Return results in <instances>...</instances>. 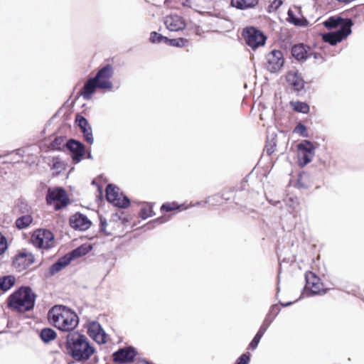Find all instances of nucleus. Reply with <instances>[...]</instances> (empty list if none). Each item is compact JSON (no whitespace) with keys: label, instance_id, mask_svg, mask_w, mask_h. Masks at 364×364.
Instances as JSON below:
<instances>
[{"label":"nucleus","instance_id":"3c124183","mask_svg":"<svg viewBox=\"0 0 364 364\" xmlns=\"http://www.w3.org/2000/svg\"><path fill=\"white\" fill-rule=\"evenodd\" d=\"M235 192V187H230L227 190H223L220 193V198L225 200H230L231 199V197L230 196V193Z\"/></svg>","mask_w":364,"mask_h":364},{"label":"nucleus","instance_id":"052dcab7","mask_svg":"<svg viewBox=\"0 0 364 364\" xmlns=\"http://www.w3.org/2000/svg\"><path fill=\"white\" fill-rule=\"evenodd\" d=\"M279 282H280V277H279V275H278V277H277V287H276L277 292H276V294H275V296H274L275 300H278V299H279V294L280 292Z\"/></svg>","mask_w":364,"mask_h":364},{"label":"nucleus","instance_id":"680f3d73","mask_svg":"<svg viewBox=\"0 0 364 364\" xmlns=\"http://www.w3.org/2000/svg\"><path fill=\"white\" fill-rule=\"evenodd\" d=\"M105 197L104 193L97 194L96 195V202L98 205L104 203Z\"/></svg>","mask_w":364,"mask_h":364},{"label":"nucleus","instance_id":"a211bd4d","mask_svg":"<svg viewBox=\"0 0 364 364\" xmlns=\"http://www.w3.org/2000/svg\"><path fill=\"white\" fill-rule=\"evenodd\" d=\"M291 55L296 62L303 63L310 57L311 48L304 43L293 44Z\"/></svg>","mask_w":364,"mask_h":364},{"label":"nucleus","instance_id":"f03ea898","mask_svg":"<svg viewBox=\"0 0 364 364\" xmlns=\"http://www.w3.org/2000/svg\"><path fill=\"white\" fill-rule=\"evenodd\" d=\"M49 323L58 328L63 335L77 331L80 318L75 310L63 304L53 306L48 312Z\"/></svg>","mask_w":364,"mask_h":364},{"label":"nucleus","instance_id":"0e129e2a","mask_svg":"<svg viewBox=\"0 0 364 364\" xmlns=\"http://www.w3.org/2000/svg\"><path fill=\"white\" fill-rule=\"evenodd\" d=\"M148 214V208L143 207L140 209L139 213V217L141 218V216L146 215Z\"/></svg>","mask_w":364,"mask_h":364},{"label":"nucleus","instance_id":"20e7f679","mask_svg":"<svg viewBox=\"0 0 364 364\" xmlns=\"http://www.w3.org/2000/svg\"><path fill=\"white\" fill-rule=\"evenodd\" d=\"M305 285L301 291L302 297H310L316 295H324L328 290L323 288L321 279L314 272L308 270L304 274Z\"/></svg>","mask_w":364,"mask_h":364},{"label":"nucleus","instance_id":"49530a36","mask_svg":"<svg viewBox=\"0 0 364 364\" xmlns=\"http://www.w3.org/2000/svg\"><path fill=\"white\" fill-rule=\"evenodd\" d=\"M9 247V245L6 237L0 231V256L8 250Z\"/></svg>","mask_w":364,"mask_h":364},{"label":"nucleus","instance_id":"603ef678","mask_svg":"<svg viewBox=\"0 0 364 364\" xmlns=\"http://www.w3.org/2000/svg\"><path fill=\"white\" fill-rule=\"evenodd\" d=\"M147 206H148V214L144 216H141V220H146L148 218L153 217L156 215V213L154 212L153 207L154 203L151 202H144Z\"/></svg>","mask_w":364,"mask_h":364},{"label":"nucleus","instance_id":"f257e3e1","mask_svg":"<svg viewBox=\"0 0 364 364\" xmlns=\"http://www.w3.org/2000/svg\"><path fill=\"white\" fill-rule=\"evenodd\" d=\"M58 343L65 353L77 363L89 360L96 353L94 345L85 334L79 331L61 335Z\"/></svg>","mask_w":364,"mask_h":364},{"label":"nucleus","instance_id":"e433bc0d","mask_svg":"<svg viewBox=\"0 0 364 364\" xmlns=\"http://www.w3.org/2000/svg\"><path fill=\"white\" fill-rule=\"evenodd\" d=\"M66 136H57L55 137L53 141L51 142V148L54 150L66 152L65 142Z\"/></svg>","mask_w":364,"mask_h":364},{"label":"nucleus","instance_id":"6e6d98bb","mask_svg":"<svg viewBox=\"0 0 364 364\" xmlns=\"http://www.w3.org/2000/svg\"><path fill=\"white\" fill-rule=\"evenodd\" d=\"M124 213L122 212V216H121L120 221L122 225H126L130 223V221L132 220V217L129 215H124Z\"/></svg>","mask_w":364,"mask_h":364},{"label":"nucleus","instance_id":"ea45409f","mask_svg":"<svg viewBox=\"0 0 364 364\" xmlns=\"http://www.w3.org/2000/svg\"><path fill=\"white\" fill-rule=\"evenodd\" d=\"M99 218V232L103 234L105 236H111L112 232H108L107 230V219L101 214L98 213Z\"/></svg>","mask_w":364,"mask_h":364},{"label":"nucleus","instance_id":"bb28decb","mask_svg":"<svg viewBox=\"0 0 364 364\" xmlns=\"http://www.w3.org/2000/svg\"><path fill=\"white\" fill-rule=\"evenodd\" d=\"M188 208V205L186 203H178L177 201H172L164 203L160 207V211L164 214L174 210L181 212Z\"/></svg>","mask_w":364,"mask_h":364},{"label":"nucleus","instance_id":"f3484780","mask_svg":"<svg viewBox=\"0 0 364 364\" xmlns=\"http://www.w3.org/2000/svg\"><path fill=\"white\" fill-rule=\"evenodd\" d=\"M92 224V221L87 216L80 212L75 213L69 218V225L75 230L86 231Z\"/></svg>","mask_w":364,"mask_h":364},{"label":"nucleus","instance_id":"774afa93","mask_svg":"<svg viewBox=\"0 0 364 364\" xmlns=\"http://www.w3.org/2000/svg\"><path fill=\"white\" fill-rule=\"evenodd\" d=\"M87 154L85 156V158L86 159H92L93 157H92V152H91V148L89 147L87 149Z\"/></svg>","mask_w":364,"mask_h":364},{"label":"nucleus","instance_id":"37998d69","mask_svg":"<svg viewBox=\"0 0 364 364\" xmlns=\"http://www.w3.org/2000/svg\"><path fill=\"white\" fill-rule=\"evenodd\" d=\"M263 334L257 331L256 334L254 336L252 341L250 342L247 349L251 350H255L257 347L260 342L261 338L263 337Z\"/></svg>","mask_w":364,"mask_h":364},{"label":"nucleus","instance_id":"a18cd8bd","mask_svg":"<svg viewBox=\"0 0 364 364\" xmlns=\"http://www.w3.org/2000/svg\"><path fill=\"white\" fill-rule=\"evenodd\" d=\"M252 355L249 351L241 354L235 361L234 364H250Z\"/></svg>","mask_w":364,"mask_h":364},{"label":"nucleus","instance_id":"4be33fe9","mask_svg":"<svg viewBox=\"0 0 364 364\" xmlns=\"http://www.w3.org/2000/svg\"><path fill=\"white\" fill-rule=\"evenodd\" d=\"M93 250V245L89 242L83 243L76 248L65 254V257L71 263L73 261L87 255Z\"/></svg>","mask_w":364,"mask_h":364},{"label":"nucleus","instance_id":"864d4df0","mask_svg":"<svg viewBox=\"0 0 364 364\" xmlns=\"http://www.w3.org/2000/svg\"><path fill=\"white\" fill-rule=\"evenodd\" d=\"M301 298H303V297L301 295L299 296V298L297 299L295 301H287V302H282V301L279 300V301H278V303L277 304L278 305L279 307V306H281L282 308L289 307V306H291L292 304H294V303H296V301H298Z\"/></svg>","mask_w":364,"mask_h":364},{"label":"nucleus","instance_id":"6e6552de","mask_svg":"<svg viewBox=\"0 0 364 364\" xmlns=\"http://www.w3.org/2000/svg\"><path fill=\"white\" fill-rule=\"evenodd\" d=\"M319 146L317 142L309 139H302L296 146L297 162L299 167L304 168L312 161L315 151Z\"/></svg>","mask_w":364,"mask_h":364},{"label":"nucleus","instance_id":"2f4dec72","mask_svg":"<svg viewBox=\"0 0 364 364\" xmlns=\"http://www.w3.org/2000/svg\"><path fill=\"white\" fill-rule=\"evenodd\" d=\"M322 40L328 43L332 46H336L338 43L344 41L345 39L338 33L337 31L333 32H327L321 34Z\"/></svg>","mask_w":364,"mask_h":364},{"label":"nucleus","instance_id":"c03bdc74","mask_svg":"<svg viewBox=\"0 0 364 364\" xmlns=\"http://www.w3.org/2000/svg\"><path fill=\"white\" fill-rule=\"evenodd\" d=\"M75 122L76 126L78 127L80 129L90 127V125L86 117L81 115L80 113L77 114Z\"/></svg>","mask_w":364,"mask_h":364},{"label":"nucleus","instance_id":"473e14b6","mask_svg":"<svg viewBox=\"0 0 364 364\" xmlns=\"http://www.w3.org/2000/svg\"><path fill=\"white\" fill-rule=\"evenodd\" d=\"M289 105L291 107V109L298 113L301 114H309L310 112L311 108L310 105L308 102L305 101H290Z\"/></svg>","mask_w":364,"mask_h":364},{"label":"nucleus","instance_id":"c756f323","mask_svg":"<svg viewBox=\"0 0 364 364\" xmlns=\"http://www.w3.org/2000/svg\"><path fill=\"white\" fill-rule=\"evenodd\" d=\"M172 215H166L163 213L162 215L149 220L148 223L140 227V229L144 231L154 229L157 225L166 223L169 221Z\"/></svg>","mask_w":364,"mask_h":364},{"label":"nucleus","instance_id":"c85d7f7f","mask_svg":"<svg viewBox=\"0 0 364 364\" xmlns=\"http://www.w3.org/2000/svg\"><path fill=\"white\" fill-rule=\"evenodd\" d=\"M38 336L44 344H48L57 338L58 334L53 328L44 327L38 331Z\"/></svg>","mask_w":364,"mask_h":364},{"label":"nucleus","instance_id":"cd10ccee","mask_svg":"<svg viewBox=\"0 0 364 364\" xmlns=\"http://www.w3.org/2000/svg\"><path fill=\"white\" fill-rule=\"evenodd\" d=\"M259 0H230V6L239 10H247L255 8Z\"/></svg>","mask_w":364,"mask_h":364},{"label":"nucleus","instance_id":"bf43d9fd","mask_svg":"<svg viewBox=\"0 0 364 364\" xmlns=\"http://www.w3.org/2000/svg\"><path fill=\"white\" fill-rule=\"evenodd\" d=\"M313 57L316 60H320L319 63H323L325 61V58L319 53H313Z\"/></svg>","mask_w":364,"mask_h":364},{"label":"nucleus","instance_id":"39448f33","mask_svg":"<svg viewBox=\"0 0 364 364\" xmlns=\"http://www.w3.org/2000/svg\"><path fill=\"white\" fill-rule=\"evenodd\" d=\"M105 198L109 203L117 208L127 209L132 203L130 198L127 194L121 191L119 187L114 183L107 185Z\"/></svg>","mask_w":364,"mask_h":364},{"label":"nucleus","instance_id":"412c9836","mask_svg":"<svg viewBox=\"0 0 364 364\" xmlns=\"http://www.w3.org/2000/svg\"><path fill=\"white\" fill-rule=\"evenodd\" d=\"M70 263L65 255L60 257L43 272V278L48 279L67 267Z\"/></svg>","mask_w":364,"mask_h":364},{"label":"nucleus","instance_id":"ddd939ff","mask_svg":"<svg viewBox=\"0 0 364 364\" xmlns=\"http://www.w3.org/2000/svg\"><path fill=\"white\" fill-rule=\"evenodd\" d=\"M114 75V68L112 64L107 63L100 67L97 72L95 79L100 82V90L104 91H112L113 83L111 78Z\"/></svg>","mask_w":364,"mask_h":364},{"label":"nucleus","instance_id":"9d476101","mask_svg":"<svg viewBox=\"0 0 364 364\" xmlns=\"http://www.w3.org/2000/svg\"><path fill=\"white\" fill-rule=\"evenodd\" d=\"M285 80L291 92L295 93L297 97H303L309 89V87H306L307 82L304 80L301 73L297 69L287 71Z\"/></svg>","mask_w":364,"mask_h":364},{"label":"nucleus","instance_id":"f704fd0d","mask_svg":"<svg viewBox=\"0 0 364 364\" xmlns=\"http://www.w3.org/2000/svg\"><path fill=\"white\" fill-rule=\"evenodd\" d=\"M342 12L338 15L331 16L323 22V25L328 30L333 29L342 23Z\"/></svg>","mask_w":364,"mask_h":364},{"label":"nucleus","instance_id":"79ce46f5","mask_svg":"<svg viewBox=\"0 0 364 364\" xmlns=\"http://www.w3.org/2000/svg\"><path fill=\"white\" fill-rule=\"evenodd\" d=\"M80 130L85 138V141L90 145L93 144L95 140L91 125H90V127L83 128Z\"/></svg>","mask_w":364,"mask_h":364},{"label":"nucleus","instance_id":"7c9ffc66","mask_svg":"<svg viewBox=\"0 0 364 364\" xmlns=\"http://www.w3.org/2000/svg\"><path fill=\"white\" fill-rule=\"evenodd\" d=\"M16 278L13 274L0 277V291L5 293L10 290L16 284Z\"/></svg>","mask_w":364,"mask_h":364},{"label":"nucleus","instance_id":"e2e57ef3","mask_svg":"<svg viewBox=\"0 0 364 364\" xmlns=\"http://www.w3.org/2000/svg\"><path fill=\"white\" fill-rule=\"evenodd\" d=\"M92 183L97 186V194L103 193L102 186L100 183L95 182V181H92Z\"/></svg>","mask_w":364,"mask_h":364},{"label":"nucleus","instance_id":"0eeeda50","mask_svg":"<svg viewBox=\"0 0 364 364\" xmlns=\"http://www.w3.org/2000/svg\"><path fill=\"white\" fill-rule=\"evenodd\" d=\"M46 200L48 205H53L55 210L66 208L70 202L65 189L62 186L48 187Z\"/></svg>","mask_w":364,"mask_h":364},{"label":"nucleus","instance_id":"aec40b11","mask_svg":"<svg viewBox=\"0 0 364 364\" xmlns=\"http://www.w3.org/2000/svg\"><path fill=\"white\" fill-rule=\"evenodd\" d=\"M166 28L170 31H180L186 28L185 19L177 14L166 16L164 18Z\"/></svg>","mask_w":364,"mask_h":364},{"label":"nucleus","instance_id":"a878e982","mask_svg":"<svg viewBox=\"0 0 364 364\" xmlns=\"http://www.w3.org/2000/svg\"><path fill=\"white\" fill-rule=\"evenodd\" d=\"M343 13L355 21V23L357 20L360 23L364 21V4L357 5L350 9L343 11Z\"/></svg>","mask_w":364,"mask_h":364},{"label":"nucleus","instance_id":"de8ad7c7","mask_svg":"<svg viewBox=\"0 0 364 364\" xmlns=\"http://www.w3.org/2000/svg\"><path fill=\"white\" fill-rule=\"evenodd\" d=\"M282 0H274L271 2L266 9V11L268 14H271L274 11H276L278 9H279L283 4Z\"/></svg>","mask_w":364,"mask_h":364},{"label":"nucleus","instance_id":"4c0bfd02","mask_svg":"<svg viewBox=\"0 0 364 364\" xmlns=\"http://www.w3.org/2000/svg\"><path fill=\"white\" fill-rule=\"evenodd\" d=\"M169 38L164 36L157 31H151L150 33L149 42L152 44L164 43L168 46Z\"/></svg>","mask_w":364,"mask_h":364},{"label":"nucleus","instance_id":"338daca9","mask_svg":"<svg viewBox=\"0 0 364 364\" xmlns=\"http://www.w3.org/2000/svg\"><path fill=\"white\" fill-rule=\"evenodd\" d=\"M63 109V107H60L58 111L51 117V119H55L58 117Z\"/></svg>","mask_w":364,"mask_h":364},{"label":"nucleus","instance_id":"13d9d810","mask_svg":"<svg viewBox=\"0 0 364 364\" xmlns=\"http://www.w3.org/2000/svg\"><path fill=\"white\" fill-rule=\"evenodd\" d=\"M121 216H122V212L120 213V214L118 213H112L111 215V218L109 219V223H110L112 222L116 223L118 220H120Z\"/></svg>","mask_w":364,"mask_h":364},{"label":"nucleus","instance_id":"2eb2a0df","mask_svg":"<svg viewBox=\"0 0 364 364\" xmlns=\"http://www.w3.org/2000/svg\"><path fill=\"white\" fill-rule=\"evenodd\" d=\"M65 149L74 164L80 163L84 159L85 147V144L80 140L74 138L67 139Z\"/></svg>","mask_w":364,"mask_h":364},{"label":"nucleus","instance_id":"09e8293b","mask_svg":"<svg viewBox=\"0 0 364 364\" xmlns=\"http://www.w3.org/2000/svg\"><path fill=\"white\" fill-rule=\"evenodd\" d=\"M277 146V142L274 138H272L271 141L267 139V144L265 145V151L268 156H271L275 151V147Z\"/></svg>","mask_w":364,"mask_h":364},{"label":"nucleus","instance_id":"8fccbe9b","mask_svg":"<svg viewBox=\"0 0 364 364\" xmlns=\"http://www.w3.org/2000/svg\"><path fill=\"white\" fill-rule=\"evenodd\" d=\"M305 174H306V173L304 171L299 173L298 178L295 182V187H296L298 188H303V189L309 188V185L302 181L303 176Z\"/></svg>","mask_w":364,"mask_h":364},{"label":"nucleus","instance_id":"a19ab883","mask_svg":"<svg viewBox=\"0 0 364 364\" xmlns=\"http://www.w3.org/2000/svg\"><path fill=\"white\" fill-rule=\"evenodd\" d=\"M294 133L298 134L301 137L307 138L309 136L308 127L302 122H299L295 126Z\"/></svg>","mask_w":364,"mask_h":364},{"label":"nucleus","instance_id":"f8f14e48","mask_svg":"<svg viewBox=\"0 0 364 364\" xmlns=\"http://www.w3.org/2000/svg\"><path fill=\"white\" fill-rule=\"evenodd\" d=\"M137 355L138 350L134 346L127 345L114 351L112 357L117 364H131L134 362Z\"/></svg>","mask_w":364,"mask_h":364},{"label":"nucleus","instance_id":"c9c22d12","mask_svg":"<svg viewBox=\"0 0 364 364\" xmlns=\"http://www.w3.org/2000/svg\"><path fill=\"white\" fill-rule=\"evenodd\" d=\"M33 220V219L31 214H25L16 220L15 225L18 230H23L29 227Z\"/></svg>","mask_w":364,"mask_h":364},{"label":"nucleus","instance_id":"1a4fd4ad","mask_svg":"<svg viewBox=\"0 0 364 364\" xmlns=\"http://www.w3.org/2000/svg\"><path fill=\"white\" fill-rule=\"evenodd\" d=\"M55 235L49 229L38 228L31 236L33 245L38 250H49L55 246Z\"/></svg>","mask_w":364,"mask_h":364},{"label":"nucleus","instance_id":"5701e85b","mask_svg":"<svg viewBox=\"0 0 364 364\" xmlns=\"http://www.w3.org/2000/svg\"><path fill=\"white\" fill-rule=\"evenodd\" d=\"M280 311L281 308L277 304H272L257 331L264 335Z\"/></svg>","mask_w":364,"mask_h":364},{"label":"nucleus","instance_id":"dca6fc26","mask_svg":"<svg viewBox=\"0 0 364 364\" xmlns=\"http://www.w3.org/2000/svg\"><path fill=\"white\" fill-rule=\"evenodd\" d=\"M87 335L100 345L105 344L107 341V333L97 321H92L89 323Z\"/></svg>","mask_w":364,"mask_h":364},{"label":"nucleus","instance_id":"b1692460","mask_svg":"<svg viewBox=\"0 0 364 364\" xmlns=\"http://www.w3.org/2000/svg\"><path fill=\"white\" fill-rule=\"evenodd\" d=\"M342 17L343 21L338 25L340 28L337 30L338 33L346 40L350 35L352 34V27L355 24V21L348 18L342 12Z\"/></svg>","mask_w":364,"mask_h":364},{"label":"nucleus","instance_id":"423d86ee","mask_svg":"<svg viewBox=\"0 0 364 364\" xmlns=\"http://www.w3.org/2000/svg\"><path fill=\"white\" fill-rule=\"evenodd\" d=\"M241 35L245 44L250 47L252 50H256L257 48L264 46L267 39V36L259 28L253 26L245 27Z\"/></svg>","mask_w":364,"mask_h":364},{"label":"nucleus","instance_id":"4468645a","mask_svg":"<svg viewBox=\"0 0 364 364\" xmlns=\"http://www.w3.org/2000/svg\"><path fill=\"white\" fill-rule=\"evenodd\" d=\"M267 60V70L271 73H279L285 65V58L283 52L278 49H273L265 56Z\"/></svg>","mask_w":364,"mask_h":364},{"label":"nucleus","instance_id":"5fc2aeb1","mask_svg":"<svg viewBox=\"0 0 364 364\" xmlns=\"http://www.w3.org/2000/svg\"><path fill=\"white\" fill-rule=\"evenodd\" d=\"M18 206L20 212L22 213H25L28 211V205L26 202L21 201L18 203Z\"/></svg>","mask_w":364,"mask_h":364},{"label":"nucleus","instance_id":"69168bd1","mask_svg":"<svg viewBox=\"0 0 364 364\" xmlns=\"http://www.w3.org/2000/svg\"><path fill=\"white\" fill-rule=\"evenodd\" d=\"M235 191H242L245 189V184L242 185V182H240L239 186H235Z\"/></svg>","mask_w":364,"mask_h":364},{"label":"nucleus","instance_id":"393cba45","mask_svg":"<svg viewBox=\"0 0 364 364\" xmlns=\"http://www.w3.org/2000/svg\"><path fill=\"white\" fill-rule=\"evenodd\" d=\"M301 17H298L291 9L287 11V21L295 26L306 27L309 24V20L305 17L301 11L299 12Z\"/></svg>","mask_w":364,"mask_h":364},{"label":"nucleus","instance_id":"58836bf2","mask_svg":"<svg viewBox=\"0 0 364 364\" xmlns=\"http://www.w3.org/2000/svg\"><path fill=\"white\" fill-rule=\"evenodd\" d=\"M188 42L187 38L183 37L169 38L168 46L175 48H183L188 45Z\"/></svg>","mask_w":364,"mask_h":364},{"label":"nucleus","instance_id":"72a5a7b5","mask_svg":"<svg viewBox=\"0 0 364 364\" xmlns=\"http://www.w3.org/2000/svg\"><path fill=\"white\" fill-rule=\"evenodd\" d=\"M50 168L55 170L54 173H53V176H58L63 171H65L67 167V164H65L60 156H53L52 158L51 164H50Z\"/></svg>","mask_w":364,"mask_h":364},{"label":"nucleus","instance_id":"6ab92c4d","mask_svg":"<svg viewBox=\"0 0 364 364\" xmlns=\"http://www.w3.org/2000/svg\"><path fill=\"white\" fill-rule=\"evenodd\" d=\"M97 88L100 89V82L94 77H90L83 85V90H81L78 96L73 101V105L79 96H82L85 100H90L96 92Z\"/></svg>","mask_w":364,"mask_h":364},{"label":"nucleus","instance_id":"4d7b16f0","mask_svg":"<svg viewBox=\"0 0 364 364\" xmlns=\"http://www.w3.org/2000/svg\"><path fill=\"white\" fill-rule=\"evenodd\" d=\"M292 46H293V44L291 43V42L288 41H284L283 43H282L280 45V47L282 49H284L285 50H287L288 49H290L291 50Z\"/></svg>","mask_w":364,"mask_h":364},{"label":"nucleus","instance_id":"9b49d317","mask_svg":"<svg viewBox=\"0 0 364 364\" xmlns=\"http://www.w3.org/2000/svg\"><path fill=\"white\" fill-rule=\"evenodd\" d=\"M34 262V255L26 248L17 250L16 255L11 257V265L18 272L26 270Z\"/></svg>","mask_w":364,"mask_h":364},{"label":"nucleus","instance_id":"7ed1b4c3","mask_svg":"<svg viewBox=\"0 0 364 364\" xmlns=\"http://www.w3.org/2000/svg\"><path fill=\"white\" fill-rule=\"evenodd\" d=\"M37 294L30 286L22 285L15 289L6 299V307L19 313L33 310L36 305Z\"/></svg>","mask_w":364,"mask_h":364}]
</instances>
